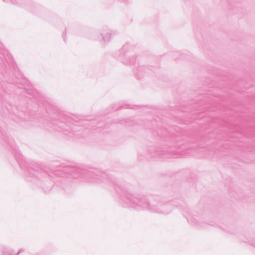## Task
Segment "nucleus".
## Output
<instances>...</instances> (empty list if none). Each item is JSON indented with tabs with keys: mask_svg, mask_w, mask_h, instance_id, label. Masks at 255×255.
Masks as SVG:
<instances>
[{
	"mask_svg": "<svg viewBox=\"0 0 255 255\" xmlns=\"http://www.w3.org/2000/svg\"><path fill=\"white\" fill-rule=\"evenodd\" d=\"M7 0H3V1H6ZM13 3H18V0H10Z\"/></svg>",
	"mask_w": 255,
	"mask_h": 255,
	"instance_id": "nucleus-13",
	"label": "nucleus"
},
{
	"mask_svg": "<svg viewBox=\"0 0 255 255\" xmlns=\"http://www.w3.org/2000/svg\"><path fill=\"white\" fill-rule=\"evenodd\" d=\"M138 159L139 160H142L143 159L142 158H141V155H138Z\"/></svg>",
	"mask_w": 255,
	"mask_h": 255,
	"instance_id": "nucleus-16",
	"label": "nucleus"
},
{
	"mask_svg": "<svg viewBox=\"0 0 255 255\" xmlns=\"http://www.w3.org/2000/svg\"><path fill=\"white\" fill-rule=\"evenodd\" d=\"M64 121H56L55 124H52V127L59 132H61L64 135L69 137H73L78 135L79 127L74 124L68 125L67 123L72 122L71 118L64 117L62 118Z\"/></svg>",
	"mask_w": 255,
	"mask_h": 255,
	"instance_id": "nucleus-3",
	"label": "nucleus"
},
{
	"mask_svg": "<svg viewBox=\"0 0 255 255\" xmlns=\"http://www.w3.org/2000/svg\"><path fill=\"white\" fill-rule=\"evenodd\" d=\"M128 44H125L124 45L123 47L122 48V49H121L120 50V52L121 53L123 54V55L125 54V51L127 49L128 47Z\"/></svg>",
	"mask_w": 255,
	"mask_h": 255,
	"instance_id": "nucleus-11",
	"label": "nucleus"
},
{
	"mask_svg": "<svg viewBox=\"0 0 255 255\" xmlns=\"http://www.w3.org/2000/svg\"><path fill=\"white\" fill-rule=\"evenodd\" d=\"M126 106L127 107V108H130L129 105H126Z\"/></svg>",
	"mask_w": 255,
	"mask_h": 255,
	"instance_id": "nucleus-19",
	"label": "nucleus"
},
{
	"mask_svg": "<svg viewBox=\"0 0 255 255\" xmlns=\"http://www.w3.org/2000/svg\"><path fill=\"white\" fill-rule=\"evenodd\" d=\"M63 37L64 40L65 41V37H64V34H63Z\"/></svg>",
	"mask_w": 255,
	"mask_h": 255,
	"instance_id": "nucleus-18",
	"label": "nucleus"
},
{
	"mask_svg": "<svg viewBox=\"0 0 255 255\" xmlns=\"http://www.w3.org/2000/svg\"><path fill=\"white\" fill-rule=\"evenodd\" d=\"M123 62L125 64L134 65L136 62V58L135 56H133L129 59L126 61H123Z\"/></svg>",
	"mask_w": 255,
	"mask_h": 255,
	"instance_id": "nucleus-8",
	"label": "nucleus"
},
{
	"mask_svg": "<svg viewBox=\"0 0 255 255\" xmlns=\"http://www.w3.org/2000/svg\"><path fill=\"white\" fill-rule=\"evenodd\" d=\"M9 76H10V75H9L8 73H6L4 75L5 79H7V77H8Z\"/></svg>",
	"mask_w": 255,
	"mask_h": 255,
	"instance_id": "nucleus-15",
	"label": "nucleus"
},
{
	"mask_svg": "<svg viewBox=\"0 0 255 255\" xmlns=\"http://www.w3.org/2000/svg\"><path fill=\"white\" fill-rule=\"evenodd\" d=\"M118 110V108H116V109H115V111H117V110Z\"/></svg>",
	"mask_w": 255,
	"mask_h": 255,
	"instance_id": "nucleus-20",
	"label": "nucleus"
},
{
	"mask_svg": "<svg viewBox=\"0 0 255 255\" xmlns=\"http://www.w3.org/2000/svg\"><path fill=\"white\" fill-rule=\"evenodd\" d=\"M144 68L143 66L139 67L136 71H134V74L136 78L138 79H141L144 75Z\"/></svg>",
	"mask_w": 255,
	"mask_h": 255,
	"instance_id": "nucleus-6",
	"label": "nucleus"
},
{
	"mask_svg": "<svg viewBox=\"0 0 255 255\" xmlns=\"http://www.w3.org/2000/svg\"><path fill=\"white\" fill-rule=\"evenodd\" d=\"M149 153L151 158H154L157 156L165 155L166 157H174L175 156L174 152L172 150L170 151H161L159 148H152Z\"/></svg>",
	"mask_w": 255,
	"mask_h": 255,
	"instance_id": "nucleus-5",
	"label": "nucleus"
},
{
	"mask_svg": "<svg viewBox=\"0 0 255 255\" xmlns=\"http://www.w3.org/2000/svg\"><path fill=\"white\" fill-rule=\"evenodd\" d=\"M124 2H127L128 1V0H121Z\"/></svg>",
	"mask_w": 255,
	"mask_h": 255,
	"instance_id": "nucleus-17",
	"label": "nucleus"
},
{
	"mask_svg": "<svg viewBox=\"0 0 255 255\" xmlns=\"http://www.w3.org/2000/svg\"><path fill=\"white\" fill-rule=\"evenodd\" d=\"M17 115L14 119L16 122H20L26 120L25 114L22 111L18 112Z\"/></svg>",
	"mask_w": 255,
	"mask_h": 255,
	"instance_id": "nucleus-7",
	"label": "nucleus"
},
{
	"mask_svg": "<svg viewBox=\"0 0 255 255\" xmlns=\"http://www.w3.org/2000/svg\"><path fill=\"white\" fill-rule=\"evenodd\" d=\"M101 35L102 36L103 40L104 42L109 41L110 40L111 33L109 32H107L106 33H101Z\"/></svg>",
	"mask_w": 255,
	"mask_h": 255,
	"instance_id": "nucleus-9",
	"label": "nucleus"
},
{
	"mask_svg": "<svg viewBox=\"0 0 255 255\" xmlns=\"http://www.w3.org/2000/svg\"><path fill=\"white\" fill-rule=\"evenodd\" d=\"M18 162L19 163V165L21 168H24V163H22V162L19 160H18Z\"/></svg>",
	"mask_w": 255,
	"mask_h": 255,
	"instance_id": "nucleus-12",
	"label": "nucleus"
},
{
	"mask_svg": "<svg viewBox=\"0 0 255 255\" xmlns=\"http://www.w3.org/2000/svg\"><path fill=\"white\" fill-rule=\"evenodd\" d=\"M54 174L63 176L64 174H68L75 179H79L80 181L91 183L103 182L108 178V176L104 172H102L98 169L89 168H78L71 166H59L57 169L52 171Z\"/></svg>",
	"mask_w": 255,
	"mask_h": 255,
	"instance_id": "nucleus-2",
	"label": "nucleus"
},
{
	"mask_svg": "<svg viewBox=\"0 0 255 255\" xmlns=\"http://www.w3.org/2000/svg\"><path fill=\"white\" fill-rule=\"evenodd\" d=\"M115 190L127 207L133 208L137 210H147L163 215L170 213L174 206L181 210V207L176 204L175 201L163 202L161 201H153L149 202L143 195L131 193L128 188L123 185H116Z\"/></svg>",
	"mask_w": 255,
	"mask_h": 255,
	"instance_id": "nucleus-1",
	"label": "nucleus"
},
{
	"mask_svg": "<svg viewBox=\"0 0 255 255\" xmlns=\"http://www.w3.org/2000/svg\"><path fill=\"white\" fill-rule=\"evenodd\" d=\"M22 88L24 90L25 92H26L27 94L31 95L34 94L33 92L31 91V89L30 88H28L24 86Z\"/></svg>",
	"mask_w": 255,
	"mask_h": 255,
	"instance_id": "nucleus-10",
	"label": "nucleus"
},
{
	"mask_svg": "<svg viewBox=\"0 0 255 255\" xmlns=\"http://www.w3.org/2000/svg\"><path fill=\"white\" fill-rule=\"evenodd\" d=\"M25 174L26 179L28 181L36 182L37 179H41L45 175L51 176L47 171H44L39 167L35 169L30 166L26 167Z\"/></svg>",
	"mask_w": 255,
	"mask_h": 255,
	"instance_id": "nucleus-4",
	"label": "nucleus"
},
{
	"mask_svg": "<svg viewBox=\"0 0 255 255\" xmlns=\"http://www.w3.org/2000/svg\"><path fill=\"white\" fill-rule=\"evenodd\" d=\"M7 80L8 81V82L9 83H14L15 82V81L14 80H11L9 78H7Z\"/></svg>",
	"mask_w": 255,
	"mask_h": 255,
	"instance_id": "nucleus-14",
	"label": "nucleus"
}]
</instances>
